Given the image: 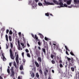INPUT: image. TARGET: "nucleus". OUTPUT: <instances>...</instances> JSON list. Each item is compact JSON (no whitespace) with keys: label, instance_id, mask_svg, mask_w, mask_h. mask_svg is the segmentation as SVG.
Segmentation results:
<instances>
[{"label":"nucleus","instance_id":"nucleus-16","mask_svg":"<svg viewBox=\"0 0 79 79\" xmlns=\"http://www.w3.org/2000/svg\"><path fill=\"white\" fill-rule=\"evenodd\" d=\"M23 65H21L20 67V69L21 71L23 70Z\"/></svg>","mask_w":79,"mask_h":79},{"label":"nucleus","instance_id":"nucleus-33","mask_svg":"<svg viewBox=\"0 0 79 79\" xmlns=\"http://www.w3.org/2000/svg\"><path fill=\"white\" fill-rule=\"evenodd\" d=\"M67 58L69 61H71V59H70V58H69L68 57H67Z\"/></svg>","mask_w":79,"mask_h":79},{"label":"nucleus","instance_id":"nucleus-62","mask_svg":"<svg viewBox=\"0 0 79 79\" xmlns=\"http://www.w3.org/2000/svg\"><path fill=\"white\" fill-rule=\"evenodd\" d=\"M18 79H21V78H20V77L19 76L18 77Z\"/></svg>","mask_w":79,"mask_h":79},{"label":"nucleus","instance_id":"nucleus-40","mask_svg":"<svg viewBox=\"0 0 79 79\" xmlns=\"http://www.w3.org/2000/svg\"><path fill=\"white\" fill-rule=\"evenodd\" d=\"M44 71H46V72H48V71L47 70V68H45V70Z\"/></svg>","mask_w":79,"mask_h":79},{"label":"nucleus","instance_id":"nucleus-28","mask_svg":"<svg viewBox=\"0 0 79 79\" xmlns=\"http://www.w3.org/2000/svg\"><path fill=\"white\" fill-rule=\"evenodd\" d=\"M45 15L46 16H49V14L48 13H46L45 14Z\"/></svg>","mask_w":79,"mask_h":79},{"label":"nucleus","instance_id":"nucleus-50","mask_svg":"<svg viewBox=\"0 0 79 79\" xmlns=\"http://www.w3.org/2000/svg\"><path fill=\"white\" fill-rule=\"evenodd\" d=\"M31 2H32L31 0H30L28 1V4L29 5V4H30V3H31Z\"/></svg>","mask_w":79,"mask_h":79},{"label":"nucleus","instance_id":"nucleus-35","mask_svg":"<svg viewBox=\"0 0 79 79\" xmlns=\"http://www.w3.org/2000/svg\"><path fill=\"white\" fill-rule=\"evenodd\" d=\"M9 33L10 34V35H11V34H13V32H12V31H11L10 30L9 31Z\"/></svg>","mask_w":79,"mask_h":79},{"label":"nucleus","instance_id":"nucleus-53","mask_svg":"<svg viewBox=\"0 0 79 79\" xmlns=\"http://www.w3.org/2000/svg\"><path fill=\"white\" fill-rule=\"evenodd\" d=\"M67 1H68V0H64V2H67Z\"/></svg>","mask_w":79,"mask_h":79},{"label":"nucleus","instance_id":"nucleus-41","mask_svg":"<svg viewBox=\"0 0 79 79\" xmlns=\"http://www.w3.org/2000/svg\"><path fill=\"white\" fill-rule=\"evenodd\" d=\"M25 51H26V52H27V53H28V52H29V50L27 49L25 50Z\"/></svg>","mask_w":79,"mask_h":79},{"label":"nucleus","instance_id":"nucleus-38","mask_svg":"<svg viewBox=\"0 0 79 79\" xmlns=\"http://www.w3.org/2000/svg\"><path fill=\"white\" fill-rule=\"evenodd\" d=\"M54 43H53V45H54L55 46H56V42H54Z\"/></svg>","mask_w":79,"mask_h":79},{"label":"nucleus","instance_id":"nucleus-7","mask_svg":"<svg viewBox=\"0 0 79 79\" xmlns=\"http://www.w3.org/2000/svg\"><path fill=\"white\" fill-rule=\"evenodd\" d=\"M37 61L39 63H40L42 62V59L41 57H39L37 58Z\"/></svg>","mask_w":79,"mask_h":79},{"label":"nucleus","instance_id":"nucleus-29","mask_svg":"<svg viewBox=\"0 0 79 79\" xmlns=\"http://www.w3.org/2000/svg\"><path fill=\"white\" fill-rule=\"evenodd\" d=\"M27 55L28 57H29V58H31V56L29 53H27Z\"/></svg>","mask_w":79,"mask_h":79},{"label":"nucleus","instance_id":"nucleus-52","mask_svg":"<svg viewBox=\"0 0 79 79\" xmlns=\"http://www.w3.org/2000/svg\"><path fill=\"white\" fill-rule=\"evenodd\" d=\"M27 45L28 47H30V45L28 43H27Z\"/></svg>","mask_w":79,"mask_h":79},{"label":"nucleus","instance_id":"nucleus-25","mask_svg":"<svg viewBox=\"0 0 79 79\" xmlns=\"http://www.w3.org/2000/svg\"><path fill=\"white\" fill-rule=\"evenodd\" d=\"M72 71H74V68L71 67V68Z\"/></svg>","mask_w":79,"mask_h":79},{"label":"nucleus","instance_id":"nucleus-34","mask_svg":"<svg viewBox=\"0 0 79 79\" xmlns=\"http://www.w3.org/2000/svg\"><path fill=\"white\" fill-rule=\"evenodd\" d=\"M51 62L52 64H55V61L54 60H52Z\"/></svg>","mask_w":79,"mask_h":79},{"label":"nucleus","instance_id":"nucleus-15","mask_svg":"<svg viewBox=\"0 0 79 79\" xmlns=\"http://www.w3.org/2000/svg\"><path fill=\"white\" fill-rule=\"evenodd\" d=\"M20 44L21 45H22L23 48H25V46H24V44L23 43H21Z\"/></svg>","mask_w":79,"mask_h":79},{"label":"nucleus","instance_id":"nucleus-3","mask_svg":"<svg viewBox=\"0 0 79 79\" xmlns=\"http://www.w3.org/2000/svg\"><path fill=\"white\" fill-rule=\"evenodd\" d=\"M18 45H17L18 49L19 50H22L23 49L22 48H21V47L20 46V41L19 40L18 41Z\"/></svg>","mask_w":79,"mask_h":79},{"label":"nucleus","instance_id":"nucleus-51","mask_svg":"<svg viewBox=\"0 0 79 79\" xmlns=\"http://www.w3.org/2000/svg\"><path fill=\"white\" fill-rule=\"evenodd\" d=\"M31 35H32V36L33 37H34V35H33V34H32V33L31 34Z\"/></svg>","mask_w":79,"mask_h":79},{"label":"nucleus","instance_id":"nucleus-2","mask_svg":"<svg viewBox=\"0 0 79 79\" xmlns=\"http://www.w3.org/2000/svg\"><path fill=\"white\" fill-rule=\"evenodd\" d=\"M10 56L11 58L12 59V60H14V56H13V52H12V50L11 49H10Z\"/></svg>","mask_w":79,"mask_h":79},{"label":"nucleus","instance_id":"nucleus-10","mask_svg":"<svg viewBox=\"0 0 79 79\" xmlns=\"http://www.w3.org/2000/svg\"><path fill=\"white\" fill-rule=\"evenodd\" d=\"M35 63L37 68H39V63H38L37 61H35Z\"/></svg>","mask_w":79,"mask_h":79},{"label":"nucleus","instance_id":"nucleus-23","mask_svg":"<svg viewBox=\"0 0 79 79\" xmlns=\"http://www.w3.org/2000/svg\"><path fill=\"white\" fill-rule=\"evenodd\" d=\"M64 7H64V6H65V7H68V5H67V4H64ZM61 7H60V8Z\"/></svg>","mask_w":79,"mask_h":79},{"label":"nucleus","instance_id":"nucleus-49","mask_svg":"<svg viewBox=\"0 0 79 79\" xmlns=\"http://www.w3.org/2000/svg\"><path fill=\"white\" fill-rule=\"evenodd\" d=\"M66 53L67 55H69V54H68V51H66Z\"/></svg>","mask_w":79,"mask_h":79},{"label":"nucleus","instance_id":"nucleus-48","mask_svg":"<svg viewBox=\"0 0 79 79\" xmlns=\"http://www.w3.org/2000/svg\"><path fill=\"white\" fill-rule=\"evenodd\" d=\"M11 72L12 73H14V72L13 71V69H11Z\"/></svg>","mask_w":79,"mask_h":79},{"label":"nucleus","instance_id":"nucleus-39","mask_svg":"<svg viewBox=\"0 0 79 79\" xmlns=\"http://www.w3.org/2000/svg\"><path fill=\"white\" fill-rule=\"evenodd\" d=\"M51 57L52 58H53V57H54V55H51Z\"/></svg>","mask_w":79,"mask_h":79},{"label":"nucleus","instance_id":"nucleus-19","mask_svg":"<svg viewBox=\"0 0 79 79\" xmlns=\"http://www.w3.org/2000/svg\"><path fill=\"white\" fill-rule=\"evenodd\" d=\"M32 74L31 75V77H34V73H32L31 72Z\"/></svg>","mask_w":79,"mask_h":79},{"label":"nucleus","instance_id":"nucleus-24","mask_svg":"<svg viewBox=\"0 0 79 79\" xmlns=\"http://www.w3.org/2000/svg\"><path fill=\"white\" fill-rule=\"evenodd\" d=\"M42 49L43 52L45 53V49L44 48H43Z\"/></svg>","mask_w":79,"mask_h":79},{"label":"nucleus","instance_id":"nucleus-9","mask_svg":"<svg viewBox=\"0 0 79 79\" xmlns=\"http://www.w3.org/2000/svg\"><path fill=\"white\" fill-rule=\"evenodd\" d=\"M2 56L3 57V61H6V59L5 57V56H4V54L3 53L2 54Z\"/></svg>","mask_w":79,"mask_h":79},{"label":"nucleus","instance_id":"nucleus-22","mask_svg":"<svg viewBox=\"0 0 79 79\" xmlns=\"http://www.w3.org/2000/svg\"><path fill=\"white\" fill-rule=\"evenodd\" d=\"M73 6V5L71 4V6H68V8H71Z\"/></svg>","mask_w":79,"mask_h":79},{"label":"nucleus","instance_id":"nucleus-18","mask_svg":"<svg viewBox=\"0 0 79 79\" xmlns=\"http://www.w3.org/2000/svg\"><path fill=\"white\" fill-rule=\"evenodd\" d=\"M14 75H15V73H11V74L10 75V76L11 77H12H12L13 78V76H14Z\"/></svg>","mask_w":79,"mask_h":79},{"label":"nucleus","instance_id":"nucleus-43","mask_svg":"<svg viewBox=\"0 0 79 79\" xmlns=\"http://www.w3.org/2000/svg\"><path fill=\"white\" fill-rule=\"evenodd\" d=\"M44 39L45 40H48V39L46 37H45Z\"/></svg>","mask_w":79,"mask_h":79},{"label":"nucleus","instance_id":"nucleus-36","mask_svg":"<svg viewBox=\"0 0 79 79\" xmlns=\"http://www.w3.org/2000/svg\"><path fill=\"white\" fill-rule=\"evenodd\" d=\"M7 73H8V74H9L10 73V69H7Z\"/></svg>","mask_w":79,"mask_h":79},{"label":"nucleus","instance_id":"nucleus-12","mask_svg":"<svg viewBox=\"0 0 79 79\" xmlns=\"http://www.w3.org/2000/svg\"><path fill=\"white\" fill-rule=\"evenodd\" d=\"M38 5H39V6H42L43 8H44V5H43L42 3L39 2L38 3Z\"/></svg>","mask_w":79,"mask_h":79},{"label":"nucleus","instance_id":"nucleus-30","mask_svg":"<svg viewBox=\"0 0 79 79\" xmlns=\"http://www.w3.org/2000/svg\"><path fill=\"white\" fill-rule=\"evenodd\" d=\"M71 62L72 63H74V59H73V58H71Z\"/></svg>","mask_w":79,"mask_h":79},{"label":"nucleus","instance_id":"nucleus-17","mask_svg":"<svg viewBox=\"0 0 79 79\" xmlns=\"http://www.w3.org/2000/svg\"><path fill=\"white\" fill-rule=\"evenodd\" d=\"M65 49L66 50H68L69 52H70V51L68 49V48L67 47V46H66V45L65 46Z\"/></svg>","mask_w":79,"mask_h":79},{"label":"nucleus","instance_id":"nucleus-55","mask_svg":"<svg viewBox=\"0 0 79 79\" xmlns=\"http://www.w3.org/2000/svg\"><path fill=\"white\" fill-rule=\"evenodd\" d=\"M35 1L36 2H39V0H35Z\"/></svg>","mask_w":79,"mask_h":79},{"label":"nucleus","instance_id":"nucleus-26","mask_svg":"<svg viewBox=\"0 0 79 79\" xmlns=\"http://www.w3.org/2000/svg\"><path fill=\"white\" fill-rule=\"evenodd\" d=\"M36 77H37V78H39V75L38 74V73H36Z\"/></svg>","mask_w":79,"mask_h":79},{"label":"nucleus","instance_id":"nucleus-8","mask_svg":"<svg viewBox=\"0 0 79 79\" xmlns=\"http://www.w3.org/2000/svg\"><path fill=\"white\" fill-rule=\"evenodd\" d=\"M71 2H72V0H69L67 1L66 2V3L67 5H69L71 3Z\"/></svg>","mask_w":79,"mask_h":79},{"label":"nucleus","instance_id":"nucleus-31","mask_svg":"<svg viewBox=\"0 0 79 79\" xmlns=\"http://www.w3.org/2000/svg\"><path fill=\"white\" fill-rule=\"evenodd\" d=\"M39 72L41 74H42V70L40 69L39 70Z\"/></svg>","mask_w":79,"mask_h":79},{"label":"nucleus","instance_id":"nucleus-47","mask_svg":"<svg viewBox=\"0 0 79 79\" xmlns=\"http://www.w3.org/2000/svg\"><path fill=\"white\" fill-rule=\"evenodd\" d=\"M24 52H23L22 53V56L23 57H24Z\"/></svg>","mask_w":79,"mask_h":79},{"label":"nucleus","instance_id":"nucleus-54","mask_svg":"<svg viewBox=\"0 0 79 79\" xmlns=\"http://www.w3.org/2000/svg\"><path fill=\"white\" fill-rule=\"evenodd\" d=\"M6 38H8V35H6L5 36Z\"/></svg>","mask_w":79,"mask_h":79},{"label":"nucleus","instance_id":"nucleus-64","mask_svg":"<svg viewBox=\"0 0 79 79\" xmlns=\"http://www.w3.org/2000/svg\"><path fill=\"white\" fill-rule=\"evenodd\" d=\"M6 39L7 42H8V38H6Z\"/></svg>","mask_w":79,"mask_h":79},{"label":"nucleus","instance_id":"nucleus-20","mask_svg":"<svg viewBox=\"0 0 79 79\" xmlns=\"http://www.w3.org/2000/svg\"><path fill=\"white\" fill-rule=\"evenodd\" d=\"M70 53V54L71 55H72V56H75V55L74 54V53H73V52H72L71 51V52Z\"/></svg>","mask_w":79,"mask_h":79},{"label":"nucleus","instance_id":"nucleus-11","mask_svg":"<svg viewBox=\"0 0 79 79\" xmlns=\"http://www.w3.org/2000/svg\"><path fill=\"white\" fill-rule=\"evenodd\" d=\"M14 66L15 67V68H16V69H17L18 68V66H16V63L15 62H14Z\"/></svg>","mask_w":79,"mask_h":79},{"label":"nucleus","instance_id":"nucleus-44","mask_svg":"<svg viewBox=\"0 0 79 79\" xmlns=\"http://www.w3.org/2000/svg\"><path fill=\"white\" fill-rule=\"evenodd\" d=\"M39 45V46H40V44H41V43H40V41H39L38 42V43Z\"/></svg>","mask_w":79,"mask_h":79},{"label":"nucleus","instance_id":"nucleus-4","mask_svg":"<svg viewBox=\"0 0 79 79\" xmlns=\"http://www.w3.org/2000/svg\"><path fill=\"white\" fill-rule=\"evenodd\" d=\"M19 58V56H18V54H17L16 55V61L17 63V65L19 64V60H18V58Z\"/></svg>","mask_w":79,"mask_h":79},{"label":"nucleus","instance_id":"nucleus-14","mask_svg":"<svg viewBox=\"0 0 79 79\" xmlns=\"http://www.w3.org/2000/svg\"><path fill=\"white\" fill-rule=\"evenodd\" d=\"M38 35L40 36V38L41 39H43L44 38V36L42 35V34H41L40 33H39L38 34Z\"/></svg>","mask_w":79,"mask_h":79},{"label":"nucleus","instance_id":"nucleus-46","mask_svg":"<svg viewBox=\"0 0 79 79\" xmlns=\"http://www.w3.org/2000/svg\"><path fill=\"white\" fill-rule=\"evenodd\" d=\"M10 47L11 48H13V44L12 43H10Z\"/></svg>","mask_w":79,"mask_h":79},{"label":"nucleus","instance_id":"nucleus-61","mask_svg":"<svg viewBox=\"0 0 79 79\" xmlns=\"http://www.w3.org/2000/svg\"><path fill=\"white\" fill-rule=\"evenodd\" d=\"M0 79H3L2 78V77H1V76H0Z\"/></svg>","mask_w":79,"mask_h":79},{"label":"nucleus","instance_id":"nucleus-37","mask_svg":"<svg viewBox=\"0 0 79 79\" xmlns=\"http://www.w3.org/2000/svg\"><path fill=\"white\" fill-rule=\"evenodd\" d=\"M60 68H62V67H63V65H62V64H60Z\"/></svg>","mask_w":79,"mask_h":79},{"label":"nucleus","instance_id":"nucleus-56","mask_svg":"<svg viewBox=\"0 0 79 79\" xmlns=\"http://www.w3.org/2000/svg\"><path fill=\"white\" fill-rule=\"evenodd\" d=\"M19 35H21V32H19L18 33Z\"/></svg>","mask_w":79,"mask_h":79},{"label":"nucleus","instance_id":"nucleus-1","mask_svg":"<svg viewBox=\"0 0 79 79\" xmlns=\"http://www.w3.org/2000/svg\"><path fill=\"white\" fill-rule=\"evenodd\" d=\"M53 2L56 5H60V6H57V8H60V7H64L63 3V0H59V2H57L55 0H53Z\"/></svg>","mask_w":79,"mask_h":79},{"label":"nucleus","instance_id":"nucleus-21","mask_svg":"<svg viewBox=\"0 0 79 79\" xmlns=\"http://www.w3.org/2000/svg\"><path fill=\"white\" fill-rule=\"evenodd\" d=\"M9 40L10 41H11V40H12L11 39V36H9Z\"/></svg>","mask_w":79,"mask_h":79},{"label":"nucleus","instance_id":"nucleus-42","mask_svg":"<svg viewBox=\"0 0 79 79\" xmlns=\"http://www.w3.org/2000/svg\"><path fill=\"white\" fill-rule=\"evenodd\" d=\"M9 32V30L7 29L6 31V34H8Z\"/></svg>","mask_w":79,"mask_h":79},{"label":"nucleus","instance_id":"nucleus-57","mask_svg":"<svg viewBox=\"0 0 79 79\" xmlns=\"http://www.w3.org/2000/svg\"><path fill=\"white\" fill-rule=\"evenodd\" d=\"M52 73H55V72L54 71V70H52Z\"/></svg>","mask_w":79,"mask_h":79},{"label":"nucleus","instance_id":"nucleus-13","mask_svg":"<svg viewBox=\"0 0 79 79\" xmlns=\"http://www.w3.org/2000/svg\"><path fill=\"white\" fill-rule=\"evenodd\" d=\"M74 3L76 4L77 3H79V0H74Z\"/></svg>","mask_w":79,"mask_h":79},{"label":"nucleus","instance_id":"nucleus-6","mask_svg":"<svg viewBox=\"0 0 79 79\" xmlns=\"http://www.w3.org/2000/svg\"><path fill=\"white\" fill-rule=\"evenodd\" d=\"M37 4H32V9H36Z\"/></svg>","mask_w":79,"mask_h":79},{"label":"nucleus","instance_id":"nucleus-59","mask_svg":"<svg viewBox=\"0 0 79 79\" xmlns=\"http://www.w3.org/2000/svg\"><path fill=\"white\" fill-rule=\"evenodd\" d=\"M6 49H8V45H7V44H6Z\"/></svg>","mask_w":79,"mask_h":79},{"label":"nucleus","instance_id":"nucleus-63","mask_svg":"<svg viewBox=\"0 0 79 79\" xmlns=\"http://www.w3.org/2000/svg\"><path fill=\"white\" fill-rule=\"evenodd\" d=\"M38 49H39V50H40V47H38Z\"/></svg>","mask_w":79,"mask_h":79},{"label":"nucleus","instance_id":"nucleus-60","mask_svg":"<svg viewBox=\"0 0 79 79\" xmlns=\"http://www.w3.org/2000/svg\"><path fill=\"white\" fill-rule=\"evenodd\" d=\"M21 73L22 74H24V72H21Z\"/></svg>","mask_w":79,"mask_h":79},{"label":"nucleus","instance_id":"nucleus-5","mask_svg":"<svg viewBox=\"0 0 79 79\" xmlns=\"http://www.w3.org/2000/svg\"><path fill=\"white\" fill-rule=\"evenodd\" d=\"M44 2L46 5H54V4L53 3H50L49 2H46V1H44Z\"/></svg>","mask_w":79,"mask_h":79},{"label":"nucleus","instance_id":"nucleus-27","mask_svg":"<svg viewBox=\"0 0 79 79\" xmlns=\"http://www.w3.org/2000/svg\"><path fill=\"white\" fill-rule=\"evenodd\" d=\"M48 72H47L46 71H44V75L45 76H47V73Z\"/></svg>","mask_w":79,"mask_h":79},{"label":"nucleus","instance_id":"nucleus-32","mask_svg":"<svg viewBox=\"0 0 79 79\" xmlns=\"http://www.w3.org/2000/svg\"><path fill=\"white\" fill-rule=\"evenodd\" d=\"M35 39H36V40H38V37L37 36V35H35Z\"/></svg>","mask_w":79,"mask_h":79},{"label":"nucleus","instance_id":"nucleus-58","mask_svg":"<svg viewBox=\"0 0 79 79\" xmlns=\"http://www.w3.org/2000/svg\"><path fill=\"white\" fill-rule=\"evenodd\" d=\"M9 65L11 66V63H9Z\"/></svg>","mask_w":79,"mask_h":79},{"label":"nucleus","instance_id":"nucleus-45","mask_svg":"<svg viewBox=\"0 0 79 79\" xmlns=\"http://www.w3.org/2000/svg\"><path fill=\"white\" fill-rule=\"evenodd\" d=\"M23 62L24 63L26 62V60L24 59H23Z\"/></svg>","mask_w":79,"mask_h":79}]
</instances>
